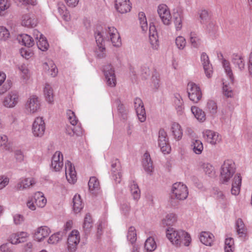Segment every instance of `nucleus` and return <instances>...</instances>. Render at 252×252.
I'll use <instances>...</instances> for the list:
<instances>
[{"mask_svg":"<svg viewBox=\"0 0 252 252\" xmlns=\"http://www.w3.org/2000/svg\"><path fill=\"white\" fill-rule=\"evenodd\" d=\"M166 236L177 247L180 246L182 244L185 246H188L191 240L190 236L188 232L182 230H176L171 227L167 229Z\"/></svg>","mask_w":252,"mask_h":252,"instance_id":"1","label":"nucleus"},{"mask_svg":"<svg viewBox=\"0 0 252 252\" xmlns=\"http://www.w3.org/2000/svg\"><path fill=\"white\" fill-rule=\"evenodd\" d=\"M188 191L187 186L181 183H176L173 185L172 193L170 199V204L175 207L178 205V201L176 200H184L188 195Z\"/></svg>","mask_w":252,"mask_h":252,"instance_id":"2","label":"nucleus"},{"mask_svg":"<svg viewBox=\"0 0 252 252\" xmlns=\"http://www.w3.org/2000/svg\"><path fill=\"white\" fill-rule=\"evenodd\" d=\"M235 163L231 160H226L221 166L220 180L222 183L228 182L235 172Z\"/></svg>","mask_w":252,"mask_h":252,"instance_id":"3","label":"nucleus"},{"mask_svg":"<svg viewBox=\"0 0 252 252\" xmlns=\"http://www.w3.org/2000/svg\"><path fill=\"white\" fill-rule=\"evenodd\" d=\"M102 27L97 26L94 30V37L97 45V48L96 50L97 58L102 59L106 56L105 48L104 47V38L101 32Z\"/></svg>","mask_w":252,"mask_h":252,"instance_id":"4","label":"nucleus"},{"mask_svg":"<svg viewBox=\"0 0 252 252\" xmlns=\"http://www.w3.org/2000/svg\"><path fill=\"white\" fill-rule=\"evenodd\" d=\"M102 34L103 36L104 41L111 40L113 46L119 47L121 44L120 36L117 30L114 27H108L105 30V35L102 28Z\"/></svg>","mask_w":252,"mask_h":252,"instance_id":"5","label":"nucleus"},{"mask_svg":"<svg viewBox=\"0 0 252 252\" xmlns=\"http://www.w3.org/2000/svg\"><path fill=\"white\" fill-rule=\"evenodd\" d=\"M187 92L190 100L194 103L198 102L202 97V93L200 87L193 82L188 84Z\"/></svg>","mask_w":252,"mask_h":252,"instance_id":"6","label":"nucleus"},{"mask_svg":"<svg viewBox=\"0 0 252 252\" xmlns=\"http://www.w3.org/2000/svg\"><path fill=\"white\" fill-rule=\"evenodd\" d=\"M158 146L161 151L164 154L169 153L171 148L168 143L167 133L163 129H160L158 132Z\"/></svg>","mask_w":252,"mask_h":252,"instance_id":"7","label":"nucleus"},{"mask_svg":"<svg viewBox=\"0 0 252 252\" xmlns=\"http://www.w3.org/2000/svg\"><path fill=\"white\" fill-rule=\"evenodd\" d=\"M230 60L234 67L240 71H243L246 67L245 57L242 53H234L231 55Z\"/></svg>","mask_w":252,"mask_h":252,"instance_id":"8","label":"nucleus"},{"mask_svg":"<svg viewBox=\"0 0 252 252\" xmlns=\"http://www.w3.org/2000/svg\"><path fill=\"white\" fill-rule=\"evenodd\" d=\"M103 72L107 85L111 87H115L116 85V78L114 69L111 64H108L104 65Z\"/></svg>","mask_w":252,"mask_h":252,"instance_id":"9","label":"nucleus"},{"mask_svg":"<svg viewBox=\"0 0 252 252\" xmlns=\"http://www.w3.org/2000/svg\"><path fill=\"white\" fill-rule=\"evenodd\" d=\"M45 125L42 118L37 117L35 119L32 126V132L35 137H42L45 132Z\"/></svg>","mask_w":252,"mask_h":252,"instance_id":"10","label":"nucleus"},{"mask_svg":"<svg viewBox=\"0 0 252 252\" xmlns=\"http://www.w3.org/2000/svg\"><path fill=\"white\" fill-rule=\"evenodd\" d=\"M19 101V94L16 91H11L4 98L2 103L7 108H13L17 105Z\"/></svg>","mask_w":252,"mask_h":252,"instance_id":"11","label":"nucleus"},{"mask_svg":"<svg viewBox=\"0 0 252 252\" xmlns=\"http://www.w3.org/2000/svg\"><path fill=\"white\" fill-rule=\"evenodd\" d=\"M158 12L163 23L169 25L171 23V15L167 5L160 4L158 6Z\"/></svg>","mask_w":252,"mask_h":252,"instance_id":"12","label":"nucleus"},{"mask_svg":"<svg viewBox=\"0 0 252 252\" xmlns=\"http://www.w3.org/2000/svg\"><path fill=\"white\" fill-rule=\"evenodd\" d=\"M40 107L39 100L36 95L31 96L25 104L26 109L30 113L36 112L39 109Z\"/></svg>","mask_w":252,"mask_h":252,"instance_id":"13","label":"nucleus"},{"mask_svg":"<svg viewBox=\"0 0 252 252\" xmlns=\"http://www.w3.org/2000/svg\"><path fill=\"white\" fill-rule=\"evenodd\" d=\"M63 156L61 152L57 151L54 154L51 164V168L55 171H59L63 166Z\"/></svg>","mask_w":252,"mask_h":252,"instance_id":"14","label":"nucleus"},{"mask_svg":"<svg viewBox=\"0 0 252 252\" xmlns=\"http://www.w3.org/2000/svg\"><path fill=\"white\" fill-rule=\"evenodd\" d=\"M66 178L69 183L74 184L77 180L76 173L75 167L70 161L67 160L65 163Z\"/></svg>","mask_w":252,"mask_h":252,"instance_id":"15","label":"nucleus"},{"mask_svg":"<svg viewBox=\"0 0 252 252\" xmlns=\"http://www.w3.org/2000/svg\"><path fill=\"white\" fill-rule=\"evenodd\" d=\"M121 166L120 162L118 159H115L112 161L111 163V172L113 179L116 183H120L122 177L121 172Z\"/></svg>","mask_w":252,"mask_h":252,"instance_id":"16","label":"nucleus"},{"mask_svg":"<svg viewBox=\"0 0 252 252\" xmlns=\"http://www.w3.org/2000/svg\"><path fill=\"white\" fill-rule=\"evenodd\" d=\"M203 137L206 140L212 145H215L220 141L219 134L211 130H206L203 131Z\"/></svg>","mask_w":252,"mask_h":252,"instance_id":"17","label":"nucleus"},{"mask_svg":"<svg viewBox=\"0 0 252 252\" xmlns=\"http://www.w3.org/2000/svg\"><path fill=\"white\" fill-rule=\"evenodd\" d=\"M115 6L116 10L122 14L129 12L131 8L129 0H115Z\"/></svg>","mask_w":252,"mask_h":252,"instance_id":"18","label":"nucleus"},{"mask_svg":"<svg viewBox=\"0 0 252 252\" xmlns=\"http://www.w3.org/2000/svg\"><path fill=\"white\" fill-rule=\"evenodd\" d=\"M149 40L153 49H158L159 46L158 33L155 26L151 24L149 27Z\"/></svg>","mask_w":252,"mask_h":252,"instance_id":"19","label":"nucleus"},{"mask_svg":"<svg viewBox=\"0 0 252 252\" xmlns=\"http://www.w3.org/2000/svg\"><path fill=\"white\" fill-rule=\"evenodd\" d=\"M201 61L203 68L207 77H211L213 72L212 64L210 63L209 57L205 53H202L201 55Z\"/></svg>","mask_w":252,"mask_h":252,"instance_id":"20","label":"nucleus"},{"mask_svg":"<svg viewBox=\"0 0 252 252\" xmlns=\"http://www.w3.org/2000/svg\"><path fill=\"white\" fill-rule=\"evenodd\" d=\"M51 231L46 226L38 227L34 233V238L37 241H42L45 237L48 236Z\"/></svg>","mask_w":252,"mask_h":252,"instance_id":"21","label":"nucleus"},{"mask_svg":"<svg viewBox=\"0 0 252 252\" xmlns=\"http://www.w3.org/2000/svg\"><path fill=\"white\" fill-rule=\"evenodd\" d=\"M242 178L240 174H236L232 181L231 193L233 195L239 194L241 186Z\"/></svg>","mask_w":252,"mask_h":252,"instance_id":"22","label":"nucleus"},{"mask_svg":"<svg viewBox=\"0 0 252 252\" xmlns=\"http://www.w3.org/2000/svg\"><path fill=\"white\" fill-rule=\"evenodd\" d=\"M142 164L145 171L148 174H151L154 170L153 162L148 153H145L144 155Z\"/></svg>","mask_w":252,"mask_h":252,"instance_id":"23","label":"nucleus"},{"mask_svg":"<svg viewBox=\"0 0 252 252\" xmlns=\"http://www.w3.org/2000/svg\"><path fill=\"white\" fill-rule=\"evenodd\" d=\"M199 239L204 245L211 246L214 242V236L209 232L203 231L200 234Z\"/></svg>","mask_w":252,"mask_h":252,"instance_id":"24","label":"nucleus"},{"mask_svg":"<svg viewBox=\"0 0 252 252\" xmlns=\"http://www.w3.org/2000/svg\"><path fill=\"white\" fill-rule=\"evenodd\" d=\"M18 42L28 48L32 47L34 44V41L32 37L27 34H23L17 37Z\"/></svg>","mask_w":252,"mask_h":252,"instance_id":"25","label":"nucleus"},{"mask_svg":"<svg viewBox=\"0 0 252 252\" xmlns=\"http://www.w3.org/2000/svg\"><path fill=\"white\" fill-rule=\"evenodd\" d=\"M34 201L36 205L40 208L44 207L47 203V200L44 196L42 192L38 191L34 193L33 196Z\"/></svg>","mask_w":252,"mask_h":252,"instance_id":"26","label":"nucleus"},{"mask_svg":"<svg viewBox=\"0 0 252 252\" xmlns=\"http://www.w3.org/2000/svg\"><path fill=\"white\" fill-rule=\"evenodd\" d=\"M174 102L177 112L181 115L184 108V102L182 96L179 94L176 93L174 95Z\"/></svg>","mask_w":252,"mask_h":252,"instance_id":"27","label":"nucleus"},{"mask_svg":"<svg viewBox=\"0 0 252 252\" xmlns=\"http://www.w3.org/2000/svg\"><path fill=\"white\" fill-rule=\"evenodd\" d=\"M37 24V19L33 16L26 14L23 16L22 25L27 27H33Z\"/></svg>","mask_w":252,"mask_h":252,"instance_id":"28","label":"nucleus"},{"mask_svg":"<svg viewBox=\"0 0 252 252\" xmlns=\"http://www.w3.org/2000/svg\"><path fill=\"white\" fill-rule=\"evenodd\" d=\"M88 186L90 191L93 194H95L100 189L99 182L98 179L94 176L90 178Z\"/></svg>","mask_w":252,"mask_h":252,"instance_id":"29","label":"nucleus"},{"mask_svg":"<svg viewBox=\"0 0 252 252\" xmlns=\"http://www.w3.org/2000/svg\"><path fill=\"white\" fill-rule=\"evenodd\" d=\"M73 208L74 211L76 213H79L83 209L84 204L81 199L80 195L79 194H75L73 198Z\"/></svg>","mask_w":252,"mask_h":252,"instance_id":"30","label":"nucleus"},{"mask_svg":"<svg viewBox=\"0 0 252 252\" xmlns=\"http://www.w3.org/2000/svg\"><path fill=\"white\" fill-rule=\"evenodd\" d=\"M220 56L222 58V64L223 67L224 69L225 72L227 75L229 77L231 81L233 82L234 80V76L232 73V70L230 67V63L228 61L223 58V55L222 54H220Z\"/></svg>","mask_w":252,"mask_h":252,"instance_id":"31","label":"nucleus"},{"mask_svg":"<svg viewBox=\"0 0 252 252\" xmlns=\"http://www.w3.org/2000/svg\"><path fill=\"white\" fill-rule=\"evenodd\" d=\"M192 113L195 117L200 122H204L206 120V115L204 111L196 106H192L191 108Z\"/></svg>","mask_w":252,"mask_h":252,"instance_id":"32","label":"nucleus"},{"mask_svg":"<svg viewBox=\"0 0 252 252\" xmlns=\"http://www.w3.org/2000/svg\"><path fill=\"white\" fill-rule=\"evenodd\" d=\"M44 94L45 99L49 103H52L54 100L53 90L50 85L46 84L44 88Z\"/></svg>","mask_w":252,"mask_h":252,"instance_id":"33","label":"nucleus"},{"mask_svg":"<svg viewBox=\"0 0 252 252\" xmlns=\"http://www.w3.org/2000/svg\"><path fill=\"white\" fill-rule=\"evenodd\" d=\"M191 147L193 152L196 154H200L203 149V146L201 141L194 138L192 139L191 140Z\"/></svg>","mask_w":252,"mask_h":252,"instance_id":"34","label":"nucleus"},{"mask_svg":"<svg viewBox=\"0 0 252 252\" xmlns=\"http://www.w3.org/2000/svg\"><path fill=\"white\" fill-rule=\"evenodd\" d=\"M171 129L175 138L177 140L181 139L182 137L183 132L180 125L177 123H173L172 125Z\"/></svg>","mask_w":252,"mask_h":252,"instance_id":"35","label":"nucleus"},{"mask_svg":"<svg viewBox=\"0 0 252 252\" xmlns=\"http://www.w3.org/2000/svg\"><path fill=\"white\" fill-rule=\"evenodd\" d=\"M176 221V215L173 213H171L166 215L161 221V225L162 226L172 225Z\"/></svg>","mask_w":252,"mask_h":252,"instance_id":"36","label":"nucleus"},{"mask_svg":"<svg viewBox=\"0 0 252 252\" xmlns=\"http://www.w3.org/2000/svg\"><path fill=\"white\" fill-rule=\"evenodd\" d=\"M58 10L63 18L66 21H68L70 19V16L65 5L63 3H59L58 4Z\"/></svg>","mask_w":252,"mask_h":252,"instance_id":"37","label":"nucleus"},{"mask_svg":"<svg viewBox=\"0 0 252 252\" xmlns=\"http://www.w3.org/2000/svg\"><path fill=\"white\" fill-rule=\"evenodd\" d=\"M236 229L237 232L240 237H243L246 233V228L245 224L241 219H238L236 222Z\"/></svg>","mask_w":252,"mask_h":252,"instance_id":"38","label":"nucleus"},{"mask_svg":"<svg viewBox=\"0 0 252 252\" xmlns=\"http://www.w3.org/2000/svg\"><path fill=\"white\" fill-rule=\"evenodd\" d=\"M115 103L117 105V110L120 114L121 117L125 120L127 117V110H126L124 104L121 103L120 99L117 98L115 100Z\"/></svg>","mask_w":252,"mask_h":252,"instance_id":"39","label":"nucleus"},{"mask_svg":"<svg viewBox=\"0 0 252 252\" xmlns=\"http://www.w3.org/2000/svg\"><path fill=\"white\" fill-rule=\"evenodd\" d=\"M144 247L147 252L154 251L157 248L154 239L151 237H149L145 242Z\"/></svg>","mask_w":252,"mask_h":252,"instance_id":"40","label":"nucleus"},{"mask_svg":"<svg viewBox=\"0 0 252 252\" xmlns=\"http://www.w3.org/2000/svg\"><path fill=\"white\" fill-rule=\"evenodd\" d=\"M174 22L177 31L180 30L182 27V14L178 12H174L173 15Z\"/></svg>","mask_w":252,"mask_h":252,"instance_id":"41","label":"nucleus"},{"mask_svg":"<svg viewBox=\"0 0 252 252\" xmlns=\"http://www.w3.org/2000/svg\"><path fill=\"white\" fill-rule=\"evenodd\" d=\"M36 44L38 49L42 51H47L49 46L46 37L44 36L42 37H39V39L36 41Z\"/></svg>","mask_w":252,"mask_h":252,"instance_id":"42","label":"nucleus"},{"mask_svg":"<svg viewBox=\"0 0 252 252\" xmlns=\"http://www.w3.org/2000/svg\"><path fill=\"white\" fill-rule=\"evenodd\" d=\"M206 174L213 177L215 175V171L214 167L209 163H203L201 165Z\"/></svg>","mask_w":252,"mask_h":252,"instance_id":"43","label":"nucleus"},{"mask_svg":"<svg viewBox=\"0 0 252 252\" xmlns=\"http://www.w3.org/2000/svg\"><path fill=\"white\" fill-rule=\"evenodd\" d=\"M207 109L212 115L216 114L218 111V106L216 101L209 100L207 103Z\"/></svg>","mask_w":252,"mask_h":252,"instance_id":"44","label":"nucleus"},{"mask_svg":"<svg viewBox=\"0 0 252 252\" xmlns=\"http://www.w3.org/2000/svg\"><path fill=\"white\" fill-rule=\"evenodd\" d=\"M79 233L78 231L72 230L70 234L68 236L67 239V243H73L74 244H78L80 242Z\"/></svg>","mask_w":252,"mask_h":252,"instance_id":"45","label":"nucleus"},{"mask_svg":"<svg viewBox=\"0 0 252 252\" xmlns=\"http://www.w3.org/2000/svg\"><path fill=\"white\" fill-rule=\"evenodd\" d=\"M190 42L194 48H198L201 44V40L197 34L191 32L190 34Z\"/></svg>","mask_w":252,"mask_h":252,"instance_id":"46","label":"nucleus"},{"mask_svg":"<svg viewBox=\"0 0 252 252\" xmlns=\"http://www.w3.org/2000/svg\"><path fill=\"white\" fill-rule=\"evenodd\" d=\"M127 240L131 243L133 244L137 239V235L136 229L134 227L130 226L129 227L127 235Z\"/></svg>","mask_w":252,"mask_h":252,"instance_id":"47","label":"nucleus"},{"mask_svg":"<svg viewBox=\"0 0 252 252\" xmlns=\"http://www.w3.org/2000/svg\"><path fill=\"white\" fill-rule=\"evenodd\" d=\"M139 20L141 28L143 31H146L148 29L147 19L145 14L143 12H139L138 14Z\"/></svg>","mask_w":252,"mask_h":252,"instance_id":"48","label":"nucleus"},{"mask_svg":"<svg viewBox=\"0 0 252 252\" xmlns=\"http://www.w3.org/2000/svg\"><path fill=\"white\" fill-rule=\"evenodd\" d=\"M234 242L232 238H227L225 240V252H233L234 249Z\"/></svg>","mask_w":252,"mask_h":252,"instance_id":"49","label":"nucleus"},{"mask_svg":"<svg viewBox=\"0 0 252 252\" xmlns=\"http://www.w3.org/2000/svg\"><path fill=\"white\" fill-rule=\"evenodd\" d=\"M92 220L90 214H86L83 223V228L86 231H89L92 227Z\"/></svg>","mask_w":252,"mask_h":252,"instance_id":"50","label":"nucleus"},{"mask_svg":"<svg viewBox=\"0 0 252 252\" xmlns=\"http://www.w3.org/2000/svg\"><path fill=\"white\" fill-rule=\"evenodd\" d=\"M66 115L70 123L73 126H75L78 122V120L74 112L71 110H67Z\"/></svg>","mask_w":252,"mask_h":252,"instance_id":"51","label":"nucleus"},{"mask_svg":"<svg viewBox=\"0 0 252 252\" xmlns=\"http://www.w3.org/2000/svg\"><path fill=\"white\" fill-rule=\"evenodd\" d=\"M135 111H136L137 116L139 120L141 122H144L146 120V115L145 108L141 107V108H139Z\"/></svg>","mask_w":252,"mask_h":252,"instance_id":"52","label":"nucleus"},{"mask_svg":"<svg viewBox=\"0 0 252 252\" xmlns=\"http://www.w3.org/2000/svg\"><path fill=\"white\" fill-rule=\"evenodd\" d=\"M10 6L9 0H0V15L5 10H7Z\"/></svg>","mask_w":252,"mask_h":252,"instance_id":"53","label":"nucleus"},{"mask_svg":"<svg viewBox=\"0 0 252 252\" xmlns=\"http://www.w3.org/2000/svg\"><path fill=\"white\" fill-rule=\"evenodd\" d=\"M186 44V39L183 37L179 36L176 38V45L179 49L183 50L185 47Z\"/></svg>","mask_w":252,"mask_h":252,"instance_id":"54","label":"nucleus"},{"mask_svg":"<svg viewBox=\"0 0 252 252\" xmlns=\"http://www.w3.org/2000/svg\"><path fill=\"white\" fill-rule=\"evenodd\" d=\"M20 54L21 56L26 59H29L33 55L32 50L29 48H22L20 50Z\"/></svg>","mask_w":252,"mask_h":252,"instance_id":"55","label":"nucleus"},{"mask_svg":"<svg viewBox=\"0 0 252 252\" xmlns=\"http://www.w3.org/2000/svg\"><path fill=\"white\" fill-rule=\"evenodd\" d=\"M10 35L8 31L4 27H0V39L5 40Z\"/></svg>","mask_w":252,"mask_h":252,"instance_id":"56","label":"nucleus"},{"mask_svg":"<svg viewBox=\"0 0 252 252\" xmlns=\"http://www.w3.org/2000/svg\"><path fill=\"white\" fill-rule=\"evenodd\" d=\"M8 138L7 136L3 135L0 136V147L3 149L8 150L9 146L7 144Z\"/></svg>","mask_w":252,"mask_h":252,"instance_id":"57","label":"nucleus"},{"mask_svg":"<svg viewBox=\"0 0 252 252\" xmlns=\"http://www.w3.org/2000/svg\"><path fill=\"white\" fill-rule=\"evenodd\" d=\"M60 232H57L52 235L49 238L48 242L49 244H55L61 239Z\"/></svg>","mask_w":252,"mask_h":252,"instance_id":"58","label":"nucleus"},{"mask_svg":"<svg viewBox=\"0 0 252 252\" xmlns=\"http://www.w3.org/2000/svg\"><path fill=\"white\" fill-rule=\"evenodd\" d=\"M10 243L12 244H17L24 242V240H20L17 234H13L10 237Z\"/></svg>","mask_w":252,"mask_h":252,"instance_id":"59","label":"nucleus"},{"mask_svg":"<svg viewBox=\"0 0 252 252\" xmlns=\"http://www.w3.org/2000/svg\"><path fill=\"white\" fill-rule=\"evenodd\" d=\"M15 158L18 162H21L24 160V155L21 150H17L14 152Z\"/></svg>","mask_w":252,"mask_h":252,"instance_id":"60","label":"nucleus"},{"mask_svg":"<svg viewBox=\"0 0 252 252\" xmlns=\"http://www.w3.org/2000/svg\"><path fill=\"white\" fill-rule=\"evenodd\" d=\"M9 182V179L8 177L4 176H0V190L3 189L6 185H8Z\"/></svg>","mask_w":252,"mask_h":252,"instance_id":"61","label":"nucleus"},{"mask_svg":"<svg viewBox=\"0 0 252 252\" xmlns=\"http://www.w3.org/2000/svg\"><path fill=\"white\" fill-rule=\"evenodd\" d=\"M200 18L202 23L206 22L209 19L208 11L206 10H202L200 13Z\"/></svg>","mask_w":252,"mask_h":252,"instance_id":"62","label":"nucleus"},{"mask_svg":"<svg viewBox=\"0 0 252 252\" xmlns=\"http://www.w3.org/2000/svg\"><path fill=\"white\" fill-rule=\"evenodd\" d=\"M223 92L224 95L227 97H231L233 95L232 90L227 85H224L223 87Z\"/></svg>","mask_w":252,"mask_h":252,"instance_id":"63","label":"nucleus"},{"mask_svg":"<svg viewBox=\"0 0 252 252\" xmlns=\"http://www.w3.org/2000/svg\"><path fill=\"white\" fill-rule=\"evenodd\" d=\"M152 83L155 89H158L159 87L160 79L158 74H154L152 76Z\"/></svg>","mask_w":252,"mask_h":252,"instance_id":"64","label":"nucleus"}]
</instances>
